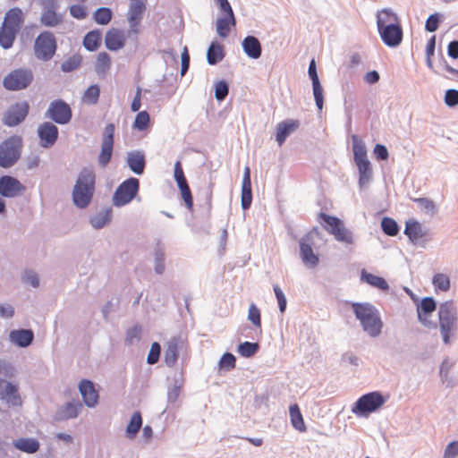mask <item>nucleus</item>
<instances>
[{
    "label": "nucleus",
    "mask_w": 458,
    "mask_h": 458,
    "mask_svg": "<svg viewBox=\"0 0 458 458\" xmlns=\"http://www.w3.org/2000/svg\"><path fill=\"white\" fill-rule=\"evenodd\" d=\"M215 98L218 103L225 100L229 94L230 84L225 79L217 80L214 83Z\"/></svg>",
    "instance_id": "obj_54"
},
{
    "label": "nucleus",
    "mask_w": 458,
    "mask_h": 458,
    "mask_svg": "<svg viewBox=\"0 0 458 458\" xmlns=\"http://www.w3.org/2000/svg\"><path fill=\"white\" fill-rule=\"evenodd\" d=\"M100 97V86L98 84L89 85L84 91L82 99L89 105L98 104Z\"/></svg>",
    "instance_id": "obj_56"
},
{
    "label": "nucleus",
    "mask_w": 458,
    "mask_h": 458,
    "mask_svg": "<svg viewBox=\"0 0 458 458\" xmlns=\"http://www.w3.org/2000/svg\"><path fill=\"white\" fill-rule=\"evenodd\" d=\"M113 17V10L106 6L97 8L92 13L93 21L98 25H107L110 23Z\"/></svg>",
    "instance_id": "obj_47"
},
{
    "label": "nucleus",
    "mask_w": 458,
    "mask_h": 458,
    "mask_svg": "<svg viewBox=\"0 0 458 458\" xmlns=\"http://www.w3.org/2000/svg\"><path fill=\"white\" fill-rule=\"evenodd\" d=\"M418 321L428 329H437V323L429 319L437 308V302L432 296L422 297L415 304Z\"/></svg>",
    "instance_id": "obj_12"
},
{
    "label": "nucleus",
    "mask_w": 458,
    "mask_h": 458,
    "mask_svg": "<svg viewBox=\"0 0 458 458\" xmlns=\"http://www.w3.org/2000/svg\"><path fill=\"white\" fill-rule=\"evenodd\" d=\"M423 226L415 218H410L405 221L403 233L407 236L409 242L413 245L420 244V239L423 237Z\"/></svg>",
    "instance_id": "obj_28"
},
{
    "label": "nucleus",
    "mask_w": 458,
    "mask_h": 458,
    "mask_svg": "<svg viewBox=\"0 0 458 458\" xmlns=\"http://www.w3.org/2000/svg\"><path fill=\"white\" fill-rule=\"evenodd\" d=\"M432 284L435 292H447L451 287L450 277L444 273H436L432 277Z\"/></svg>",
    "instance_id": "obj_50"
},
{
    "label": "nucleus",
    "mask_w": 458,
    "mask_h": 458,
    "mask_svg": "<svg viewBox=\"0 0 458 458\" xmlns=\"http://www.w3.org/2000/svg\"><path fill=\"white\" fill-rule=\"evenodd\" d=\"M78 390L81 395L82 405L93 409L99 403V388L98 386L89 378H82L78 383Z\"/></svg>",
    "instance_id": "obj_15"
},
{
    "label": "nucleus",
    "mask_w": 458,
    "mask_h": 458,
    "mask_svg": "<svg viewBox=\"0 0 458 458\" xmlns=\"http://www.w3.org/2000/svg\"><path fill=\"white\" fill-rule=\"evenodd\" d=\"M352 148L354 163L369 159L368 150L365 142L357 134L352 135Z\"/></svg>",
    "instance_id": "obj_41"
},
{
    "label": "nucleus",
    "mask_w": 458,
    "mask_h": 458,
    "mask_svg": "<svg viewBox=\"0 0 458 458\" xmlns=\"http://www.w3.org/2000/svg\"><path fill=\"white\" fill-rule=\"evenodd\" d=\"M30 113V104L23 100L10 106L3 116V123L7 127H15L22 123Z\"/></svg>",
    "instance_id": "obj_13"
},
{
    "label": "nucleus",
    "mask_w": 458,
    "mask_h": 458,
    "mask_svg": "<svg viewBox=\"0 0 458 458\" xmlns=\"http://www.w3.org/2000/svg\"><path fill=\"white\" fill-rule=\"evenodd\" d=\"M13 444L15 449L29 454L37 453L40 447L39 441L35 437H19Z\"/></svg>",
    "instance_id": "obj_37"
},
{
    "label": "nucleus",
    "mask_w": 458,
    "mask_h": 458,
    "mask_svg": "<svg viewBox=\"0 0 458 458\" xmlns=\"http://www.w3.org/2000/svg\"><path fill=\"white\" fill-rule=\"evenodd\" d=\"M236 367V357L230 352L222 354L218 360V371L226 373Z\"/></svg>",
    "instance_id": "obj_53"
},
{
    "label": "nucleus",
    "mask_w": 458,
    "mask_h": 458,
    "mask_svg": "<svg viewBox=\"0 0 458 458\" xmlns=\"http://www.w3.org/2000/svg\"><path fill=\"white\" fill-rule=\"evenodd\" d=\"M82 61V55L79 53H76L64 61L61 64L60 69L64 73L72 72L81 67Z\"/></svg>",
    "instance_id": "obj_51"
},
{
    "label": "nucleus",
    "mask_w": 458,
    "mask_h": 458,
    "mask_svg": "<svg viewBox=\"0 0 458 458\" xmlns=\"http://www.w3.org/2000/svg\"><path fill=\"white\" fill-rule=\"evenodd\" d=\"M143 424L140 411H135L131 416L125 428V437L128 439H134Z\"/></svg>",
    "instance_id": "obj_40"
},
{
    "label": "nucleus",
    "mask_w": 458,
    "mask_h": 458,
    "mask_svg": "<svg viewBox=\"0 0 458 458\" xmlns=\"http://www.w3.org/2000/svg\"><path fill=\"white\" fill-rule=\"evenodd\" d=\"M113 219L112 207L105 208L89 218L90 225L97 230L103 229L110 225Z\"/></svg>",
    "instance_id": "obj_31"
},
{
    "label": "nucleus",
    "mask_w": 458,
    "mask_h": 458,
    "mask_svg": "<svg viewBox=\"0 0 458 458\" xmlns=\"http://www.w3.org/2000/svg\"><path fill=\"white\" fill-rule=\"evenodd\" d=\"M33 72L29 68H17L8 72L3 79V87L9 91L26 89L33 81Z\"/></svg>",
    "instance_id": "obj_9"
},
{
    "label": "nucleus",
    "mask_w": 458,
    "mask_h": 458,
    "mask_svg": "<svg viewBox=\"0 0 458 458\" xmlns=\"http://www.w3.org/2000/svg\"><path fill=\"white\" fill-rule=\"evenodd\" d=\"M319 225L338 242L345 245L354 243L353 233L345 227L344 220L335 215L327 214L321 209L317 216Z\"/></svg>",
    "instance_id": "obj_4"
},
{
    "label": "nucleus",
    "mask_w": 458,
    "mask_h": 458,
    "mask_svg": "<svg viewBox=\"0 0 458 458\" xmlns=\"http://www.w3.org/2000/svg\"><path fill=\"white\" fill-rule=\"evenodd\" d=\"M298 243L299 257L303 265L310 269L317 267L320 262V258L319 253L314 250L315 242L310 233H306Z\"/></svg>",
    "instance_id": "obj_11"
},
{
    "label": "nucleus",
    "mask_w": 458,
    "mask_h": 458,
    "mask_svg": "<svg viewBox=\"0 0 458 458\" xmlns=\"http://www.w3.org/2000/svg\"><path fill=\"white\" fill-rule=\"evenodd\" d=\"M19 31L2 26L0 29V47L5 50L13 47Z\"/></svg>",
    "instance_id": "obj_48"
},
{
    "label": "nucleus",
    "mask_w": 458,
    "mask_h": 458,
    "mask_svg": "<svg viewBox=\"0 0 458 458\" xmlns=\"http://www.w3.org/2000/svg\"><path fill=\"white\" fill-rule=\"evenodd\" d=\"M253 199L250 169L245 166L241 189V207L243 211L250 208Z\"/></svg>",
    "instance_id": "obj_22"
},
{
    "label": "nucleus",
    "mask_w": 458,
    "mask_h": 458,
    "mask_svg": "<svg viewBox=\"0 0 458 458\" xmlns=\"http://www.w3.org/2000/svg\"><path fill=\"white\" fill-rule=\"evenodd\" d=\"M142 335V327L139 323H136L132 327H129L125 333V344H132L134 340H140Z\"/></svg>",
    "instance_id": "obj_61"
},
{
    "label": "nucleus",
    "mask_w": 458,
    "mask_h": 458,
    "mask_svg": "<svg viewBox=\"0 0 458 458\" xmlns=\"http://www.w3.org/2000/svg\"><path fill=\"white\" fill-rule=\"evenodd\" d=\"M23 140L20 135H12L0 143V167H13L21 158Z\"/></svg>",
    "instance_id": "obj_6"
},
{
    "label": "nucleus",
    "mask_w": 458,
    "mask_h": 458,
    "mask_svg": "<svg viewBox=\"0 0 458 458\" xmlns=\"http://www.w3.org/2000/svg\"><path fill=\"white\" fill-rule=\"evenodd\" d=\"M35 335L30 328L12 329L9 333V341L19 348H27L32 344Z\"/></svg>",
    "instance_id": "obj_23"
},
{
    "label": "nucleus",
    "mask_w": 458,
    "mask_h": 458,
    "mask_svg": "<svg viewBox=\"0 0 458 458\" xmlns=\"http://www.w3.org/2000/svg\"><path fill=\"white\" fill-rule=\"evenodd\" d=\"M355 165L357 166L359 174L358 185L359 188L361 190L372 180V165L369 159L365 161H360L358 163H355Z\"/></svg>",
    "instance_id": "obj_38"
},
{
    "label": "nucleus",
    "mask_w": 458,
    "mask_h": 458,
    "mask_svg": "<svg viewBox=\"0 0 458 458\" xmlns=\"http://www.w3.org/2000/svg\"><path fill=\"white\" fill-rule=\"evenodd\" d=\"M112 64L111 56L108 53L103 51L97 55L95 72L101 77H105L110 70Z\"/></svg>",
    "instance_id": "obj_46"
},
{
    "label": "nucleus",
    "mask_w": 458,
    "mask_h": 458,
    "mask_svg": "<svg viewBox=\"0 0 458 458\" xmlns=\"http://www.w3.org/2000/svg\"><path fill=\"white\" fill-rule=\"evenodd\" d=\"M26 186L15 176L11 174L0 175V196L6 199H15L24 194Z\"/></svg>",
    "instance_id": "obj_14"
},
{
    "label": "nucleus",
    "mask_w": 458,
    "mask_h": 458,
    "mask_svg": "<svg viewBox=\"0 0 458 458\" xmlns=\"http://www.w3.org/2000/svg\"><path fill=\"white\" fill-rule=\"evenodd\" d=\"M126 45V36L123 30L118 28L109 29L105 35V47L112 52H117Z\"/></svg>",
    "instance_id": "obj_21"
},
{
    "label": "nucleus",
    "mask_w": 458,
    "mask_h": 458,
    "mask_svg": "<svg viewBox=\"0 0 458 458\" xmlns=\"http://www.w3.org/2000/svg\"><path fill=\"white\" fill-rule=\"evenodd\" d=\"M301 122L298 119H284L276 126L275 140L279 147L283 146L287 138L299 129Z\"/></svg>",
    "instance_id": "obj_20"
},
{
    "label": "nucleus",
    "mask_w": 458,
    "mask_h": 458,
    "mask_svg": "<svg viewBox=\"0 0 458 458\" xmlns=\"http://www.w3.org/2000/svg\"><path fill=\"white\" fill-rule=\"evenodd\" d=\"M150 121L149 114L144 110L137 113L135 119L132 123V128L139 131H143L148 127V124Z\"/></svg>",
    "instance_id": "obj_60"
},
{
    "label": "nucleus",
    "mask_w": 458,
    "mask_h": 458,
    "mask_svg": "<svg viewBox=\"0 0 458 458\" xmlns=\"http://www.w3.org/2000/svg\"><path fill=\"white\" fill-rule=\"evenodd\" d=\"M179 199L183 202L187 210L193 215L194 213V199L190 186L178 189Z\"/></svg>",
    "instance_id": "obj_57"
},
{
    "label": "nucleus",
    "mask_w": 458,
    "mask_h": 458,
    "mask_svg": "<svg viewBox=\"0 0 458 458\" xmlns=\"http://www.w3.org/2000/svg\"><path fill=\"white\" fill-rule=\"evenodd\" d=\"M457 320L458 318H454L450 320L439 321L437 323V327H439L444 344H452L454 339L455 338L456 333L458 331Z\"/></svg>",
    "instance_id": "obj_27"
},
{
    "label": "nucleus",
    "mask_w": 458,
    "mask_h": 458,
    "mask_svg": "<svg viewBox=\"0 0 458 458\" xmlns=\"http://www.w3.org/2000/svg\"><path fill=\"white\" fill-rule=\"evenodd\" d=\"M0 399L13 406H21L22 402L18 384L0 378Z\"/></svg>",
    "instance_id": "obj_18"
},
{
    "label": "nucleus",
    "mask_w": 458,
    "mask_h": 458,
    "mask_svg": "<svg viewBox=\"0 0 458 458\" xmlns=\"http://www.w3.org/2000/svg\"><path fill=\"white\" fill-rule=\"evenodd\" d=\"M147 10V0H131L127 21L141 22Z\"/></svg>",
    "instance_id": "obj_36"
},
{
    "label": "nucleus",
    "mask_w": 458,
    "mask_h": 458,
    "mask_svg": "<svg viewBox=\"0 0 458 458\" xmlns=\"http://www.w3.org/2000/svg\"><path fill=\"white\" fill-rule=\"evenodd\" d=\"M161 344L158 342H153L147 355V363L148 365H154L157 363L161 356Z\"/></svg>",
    "instance_id": "obj_62"
},
{
    "label": "nucleus",
    "mask_w": 458,
    "mask_h": 458,
    "mask_svg": "<svg viewBox=\"0 0 458 458\" xmlns=\"http://www.w3.org/2000/svg\"><path fill=\"white\" fill-rule=\"evenodd\" d=\"M140 187V180L136 177L130 176L123 180L113 193V206L115 208H123L130 204L139 196Z\"/></svg>",
    "instance_id": "obj_7"
},
{
    "label": "nucleus",
    "mask_w": 458,
    "mask_h": 458,
    "mask_svg": "<svg viewBox=\"0 0 458 458\" xmlns=\"http://www.w3.org/2000/svg\"><path fill=\"white\" fill-rule=\"evenodd\" d=\"M97 177L93 169L82 167L72 191V204L78 209H86L91 204L96 191Z\"/></svg>",
    "instance_id": "obj_2"
},
{
    "label": "nucleus",
    "mask_w": 458,
    "mask_h": 458,
    "mask_svg": "<svg viewBox=\"0 0 458 458\" xmlns=\"http://www.w3.org/2000/svg\"><path fill=\"white\" fill-rule=\"evenodd\" d=\"M165 249L160 241H158L154 249V271L157 275H163L165 270Z\"/></svg>",
    "instance_id": "obj_44"
},
{
    "label": "nucleus",
    "mask_w": 458,
    "mask_h": 458,
    "mask_svg": "<svg viewBox=\"0 0 458 458\" xmlns=\"http://www.w3.org/2000/svg\"><path fill=\"white\" fill-rule=\"evenodd\" d=\"M351 305L362 330L370 337L379 336L384 327L379 310L369 302H352Z\"/></svg>",
    "instance_id": "obj_3"
},
{
    "label": "nucleus",
    "mask_w": 458,
    "mask_h": 458,
    "mask_svg": "<svg viewBox=\"0 0 458 458\" xmlns=\"http://www.w3.org/2000/svg\"><path fill=\"white\" fill-rule=\"evenodd\" d=\"M260 344L259 342H249L244 341L239 343L237 345V352L238 354L246 359H250L254 357L259 351Z\"/></svg>",
    "instance_id": "obj_45"
},
{
    "label": "nucleus",
    "mask_w": 458,
    "mask_h": 458,
    "mask_svg": "<svg viewBox=\"0 0 458 458\" xmlns=\"http://www.w3.org/2000/svg\"><path fill=\"white\" fill-rule=\"evenodd\" d=\"M248 320L253 325V327L259 331V335L262 334V323H261V312L259 308L251 302L248 310Z\"/></svg>",
    "instance_id": "obj_55"
},
{
    "label": "nucleus",
    "mask_w": 458,
    "mask_h": 458,
    "mask_svg": "<svg viewBox=\"0 0 458 458\" xmlns=\"http://www.w3.org/2000/svg\"><path fill=\"white\" fill-rule=\"evenodd\" d=\"M70 15L79 21L84 20L89 15V11L86 5L81 4H74L69 7Z\"/></svg>",
    "instance_id": "obj_63"
},
{
    "label": "nucleus",
    "mask_w": 458,
    "mask_h": 458,
    "mask_svg": "<svg viewBox=\"0 0 458 458\" xmlns=\"http://www.w3.org/2000/svg\"><path fill=\"white\" fill-rule=\"evenodd\" d=\"M290 420L293 428L297 431L303 433L307 431V427L298 403H291L289 406Z\"/></svg>",
    "instance_id": "obj_39"
},
{
    "label": "nucleus",
    "mask_w": 458,
    "mask_h": 458,
    "mask_svg": "<svg viewBox=\"0 0 458 458\" xmlns=\"http://www.w3.org/2000/svg\"><path fill=\"white\" fill-rule=\"evenodd\" d=\"M312 93L315 101V105L318 112L323 110L324 102H325V95H324V88L321 82L312 83Z\"/></svg>",
    "instance_id": "obj_59"
},
{
    "label": "nucleus",
    "mask_w": 458,
    "mask_h": 458,
    "mask_svg": "<svg viewBox=\"0 0 458 458\" xmlns=\"http://www.w3.org/2000/svg\"><path fill=\"white\" fill-rule=\"evenodd\" d=\"M63 15L55 11V6L47 7V5L45 4L40 16V22L43 26L54 28L63 23Z\"/></svg>",
    "instance_id": "obj_33"
},
{
    "label": "nucleus",
    "mask_w": 458,
    "mask_h": 458,
    "mask_svg": "<svg viewBox=\"0 0 458 458\" xmlns=\"http://www.w3.org/2000/svg\"><path fill=\"white\" fill-rule=\"evenodd\" d=\"M444 21V15L441 13H433L426 20L425 30L428 32H435Z\"/></svg>",
    "instance_id": "obj_58"
},
{
    "label": "nucleus",
    "mask_w": 458,
    "mask_h": 458,
    "mask_svg": "<svg viewBox=\"0 0 458 458\" xmlns=\"http://www.w3.org/2000/svg\"><path fill=\"white\" fill-rule=\"evenodd\" d=\"M57 48V39L50 30L39 32L35 38L33 46L34 55L40 61H50L55 56Z\"/></svg>",
    "instance_id": "obj_8"
},
{
    "label": "nucleus",
    "mask_w": 458,
    "mask_h": 458,
    "mask_svg": "<svg viewBox=\"0 0 458 458\" xmlns=\"http://www.w3.org/2000/svg\"><path fill=\"white\" fill-rule=\"evenodd\" d=\"M360 279L362 283H366L371 287L377 288L384 293H387L390 289L387 281L383 276L369 273L365 268L360 270Z\"/></svg>",
    "instance_id": "obj_32"
},
{
    "label": "nucleus",
    "mask_w": 458,
    "mask_h": 458,
    "mask_svg": "<svg viewBox=\"0 0 458 458\" xmlns=\"http://www.w3.org/2000/svg\"><path fill=\"white\" fill-rule=\"evenodd\" d=\"M215 187V182L210 177L209 182L205 189L201 190V194L204 198V203L199 204V208L202 209L201 216L205 220H209L212 210V199H213V189Z\"/></svg>",
    "instance_id": "obj_34"
},
{
    "label": "nucleus",
    "mask_w": 458,
    "mask_h": 458,
    "mask_svg": "<svg viewBox=\"0 0 458 458\" xmlns=\"http://www.w3.org/2000/svg\"><path fill=\"white\" fill-rule=\"evenodd\" d=\"M24 24V13L22 10L14 6L10 8L4 14L2 26L14 30L16 31L21 30Z\"/></svg>",
    "instance_id": "obj_24"
},
{
    "label": "nucleus",
    "mask_w": 458,
    "mask_h": 458,
    "mask_svg": "<svg viewBox=\"0 0 458 458\" xmlns=\"http://www.w3.org/2000/svg\"><path fill=\"white\" fill-rule=\"evenodd\" d=\"M114 153V144L102 143L100 152L98 157V162L101 168H106L112 160Z\"/></svg>",
    "instance_id": "obj_52"
},
{
    "label": "nucleus",
    "mask_w": 458,
    "mask_h": 458,
    "mask_svg": "<svg viewBox=\"0 0 458 458\" xmlns=\"http://www.w3.org/2000/svg\"><path fill=\"white\" fill-rule=\"evenodd\" d=\"M243 53L250 59L257 60L262 55V45L259 39L253 35H247L242 41Z\"/></svg>",
    "instance_id": "obj_26"
},
{
    "label": "nucleus",
    "mask_w": 458,
    "mask_h": 458,
    "mask_svg": "<svg viewBox=\"0 0 458 458\" xmlns=\"http://www.w3.org/2000/svg\"><path fill=\"white\" fill-rule=\"evenodd\" d=\"M377 29L380 39L387 47H398L403 39L401 20L391 8H383L376 13Z\"/></svg>",
    "instance_id": "obj_1"
},
{
    "label": "nucleus",
    "mask_w": 458,
    "mask_h": 458,
    "mask_svg": "<svg viewBox=\"0 0 458 458\" xmlns=\"http://www.w3.org/2000/svg\"><path fill=\"white\" fill-rule=\"evenodd\" d=\"M181 336L174 335L170 338L165 351L164 362L169 368H173L180 356Z\"/></svg>",
    "instance_id": "obj_25"
},
{
    "label": "nucleus",
    "mask_w": 458,
    "mask_h": 458,
    "mask_svg": "<svg viewBox=\"0 0 458 458\" xmlns=\"http://www.w3.org/2000/svg\"><path fill=\"white\" fill-rule=\"evenodd\" d=\"M45 117L49 119V122L53 123L66 125L70 123L72 119V110L65 100L56 98L49 103L48 108L45 113Z\"/></svg>",
    "instance_id": "obj_10"
},
{
    "label": "nucleus",
    "mask_w": 458,
    "mask_h": 458,
    "mask_svg": "<svg viewBox=\"0 0 458 458\" xmlns=\"http://www.w3.org/2000/svg\"><path fill=\"white\" fill-rule=\"evenodd\" d=\"M183 386V371L182 370L179 374H175L174 377V385L172 387H168L167 391V403L168 404H174L182 391Z\"/></svg>",
    "instance_id": "obj_43"
},
{
    "label": "nucleus",
    "mask_w": 458,
    "mask_h": 458,
    "mask_svg": "<svg viewBox=\"0 0 458 458\" xmlns=\"http://www.w3.org/2000/svg\"><path fill=\"white\" fill-rule=\"evenodd\" d=\"M380 227L382 232L390 237L396 236L400 232V225L394 218L390 216H383L380 221Z\"/></svg>",
    "instance_id": "obj_49"
},
{
    "label": "nucleus",
    "mask_w": 458,
    "mask_h": 458,
    "mask_svg": "<svg viewBox=\"0 0 458 458\" xmlns=\"http://www.w3.org/2000/svg\"><path fill=\"white\" fill-rule=\"evenodd\" d=\"M444 103L449 108L456 107L458 106V89H446L444 95Z\"/></svg>",
    "instance_id": "obj_64"
},
{
    "label": "nucleus",
    "mask_w": 458,
    "mask_h": 458,
    "mask_svg": "<svg viewBox=\"0 0 458 458\" xmlns=\"http://www.w3.org/2000/svg\"><path fill=\"white\" fill-rule=\"evenodd\" d=\"M82 403L78 398H72L61 405L53 415L55 422L76 419L82 410Z\"/></svg>",
    "instance_id": "obj_17"
},
{
    "label": "nucleus",
    "mask_w": 458,
    "mask_h": 458,
    "mask_svg": "<svg viewBox=\"0 0 458 458\" xmlns=\"http://www.w3.org/2000/svg\"><path fill=\"white\" fill-rule=\"evenodd\" d=\"M102 44V30L93 29L88 31L82 39V46L89 52H96Z\"/></svg>",
    "instance_id": "obj_35"
},
{
    "label": "nucleus",
    "mask_w": 458,
    "mask_h": 458,
    "mask_svg": "<svg viewBox=\"0 0 458 458\" xmlns=\"http://www.w3.org/2000/svg\"><path fill=\"white\" fill-rule=\"evenodd\" d=\"M438 322L450 320L457 318V310L453 300L445 301L440 303L437 311Z\"/></svg>",
    "instance_id": "obj_42"
},
{
    "label": "nucleus",
    "mask_w": 458,
    "mask_h": 458,
    "mask_svg": "<svg viewBox=\"0 0 458 458\" xmlns=\"http://www.w3.org/2000/svg\"><path fill=\"white\" fill-rule=\"evenodd\" d=\"M235 25L236 18L234 13H224L216 19V34L222 38H226L231 33L232 28L235 27Z\"/></svg>",
    "instance_id": "obj_29"
},
{
    "label": "nucleus",
    "mask_w": 458,
    "mask_h": 458,
    "mask_svg": "<svg viewBox=\"0 0 458 458\" xmlns=\"http://www.w3.org/2000/svg\"><path fill=\"white\" fill-rule=\"evenodd\" d=\"M128 168L136 175H142L147 166L146 154L141 149L128 151L125 157Z\"/></svg>",
    "instance_id": "obj_19"
},
{
    "label": "nucleus",
    "mask_w": 458,
    "mask_h": 458,
    "mask_svg": "<svg viewBox=\"0 0 458 458\" xmlns=\"http://www.w3.org/2000/svg\"><path fill=\"white\" fill-rule=\"evenodd\" d=\"M226 52L223 43L214 39L207 49V62L209 65H216L225 57Z\"/></svg>",
    "instance_id": "obj_30"
},
{
    "label": "nucleus",
    "mask_w": 458,
    "mask_h": 458,
    "mask_svg": "<svg viewBox=\"0 0 458 458\" xmlns=\"http://www.w3.org/2000/svg\"><path fill=\"white\" fill-rule=\"evenodd\" d=\"M38 144L43 148H52L59 138V129L52 122L47 121L40 123L37 130Z\"/></svg>",
    "instance_id": "obj_16"
},
{
    "label": "nucleus",
    "mask_w": 458,
    "mask_h": 458,
    "mask_svg": "<svg viewBox=\"0 0 458 458\" xmlns=\"http://www.w3.org/2000/svg\"><path fill=\"white\" fill-rule=\"evenodd\" d=\"M388 394L380 391H371L360 395L352 405L351 411L358 418H369L378 411L387 402Z\"/></svg>",
    "instance_id": "obj_5"
}]
</instances>
